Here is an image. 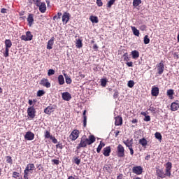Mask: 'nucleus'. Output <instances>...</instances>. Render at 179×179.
Masks as SVG:
<instances>
[{
  "label": "nucleus",
  "instance_id": "obj_1",
  "mask_svg": "<svg viewBox=\"0 0 179 179\" xmlns=\"http://www.w3.org/2000/svg\"><path fill=\"white\" fill-rule=\"evenodd\" d=\"M96 142V138L93 135H90L89 138L84 135L82 136L80 139V143L77 146V149L79 150L80 148H86L87 145H92V143H94Z\"/></svg>",
  "mask_w": 179,
  "mask_h": 179
},
{
  "label": "nucleus",
  "instance_id": "obj_2",
  "mask_svg": "<svg viewBox=\"0 0 179 179\" xmlns=\"http://www.w3.org/2000/svg\"><path fill=\"white\" fill-rule=\"evenodd\" d=\"M171 167H173L171 162H168L166 164V173L163 171V169H156V174L157 176V178H164L166 176L167 177L171 176Z\"/></svg>",
  "mask_w": 179,
  "mask_h": 179
},
{
  "label": "nucleus",
  "instance_id": "obj_3",
  "mask_svg": "<svg viewBox=\"0 0 179 179\" xmlns=\"http://www.w3.org/2000/svg\"><path fill=\"white\" fill-rule=\"evenodd\" d=\"M36 169V166L34 165V164H28L25 168V170L24 171V179H29V173H31Z\"/></svg>",
  "mask_w": 179,
  "mask_h": 179
},
{
  "label": "nucleus",
  "instance_id": "obj_4",
  "mask_svg": "<svg viewBox=\"0 0 179 179\" xmlns=\"http://www.w3.org/2000/svg\"><path fill=\"white\" fill-rule=\"evenodd\" d=\"M40 1L41 0H36L35 5L39 8V10L41 13H45V10H47V6L45 5V3H41Z\"/></svg>",
  "mask_w": 179,
  "mask_h": 179
},
{
  "label": "nucleus",
  "instance_id": "obj_5",
  "mask_svg": "<svg viewBox=\"0 0 179 179\" xmlns=\"http://www.w3.org/2000/svg\"><path fill=\"white\" fill-rule=\"evenodd\" d=\"M27 115L31 120H33L36 117V108H34V106L28 108Z\"/></svg>",
  "mask_w": 179,
  "mask_h": 179
},
{
  "label": "nucleus",
  "instance_id": "obj_6",
  "mask_svg": "<svg viewBox=\"0 0 179 179\" xmlns=\"http://www.w3.org/2000/svg\"><path fill=\"white\" fill-rule=\"evenodd\" d=\"M21 40H23L24 41H31V40H33V34H31L30 31H28L26 32V35H22L21 36Z\"/></svg>",
  "mask_w": 179,
  "mask_h": 179
},
{
  "label": "nucleus",
  "instance_id": "obj_7",
  "mask_svg": "<svg viewBox=\"0 0 179 179\" xmlns=\"http://www.w3.org/2000/svg\"><path fill=\"white\" fill-rule=\"evenodd\" d=\"M117 150L118 157H124L125 155V149L124 148V146H122L121 144H119L117 148Z\"/></svg>",
  "mask_w": 179,
  "mask_h": 179
},
{
  "label": "nucleus",
  "instance_id": "obj_8",
  "mask_svg": "<svg viewBox=\"0 0 179 179\" xmlns=\"http://www.w3.org/2000/svg\"><path fill=\"white\" fill-rule=\"evenodd\" d=\"M132 171L134 174L139 176L143 172V168H142V166H134L132 169Z\"/></svg>",
  "mask_w": 179,
  "mask_h": 179
},
{
  "label": "nucleus",
  "instance_id": "obj_9",
  "mask_svg": "<svg viewBox=\"0 0 179 179\" xmlns=\"http://www.w3.org/2000/svg\"><path fill=\"white\" fill-rule=\"evenodd\" d=\"M70 138L72 141H76V138H79V131L76 129L73 130L70 134Z\"/></svg>",
  "mask_w": 179,
  "mask_h": 179
},
{
  "label": "nucleus",
  "instance_id": "obj_10",
  "mask_svg": "<svg viewBox=\"0 0 179 179\" xmlns=\"http://www.w3.org/2000/svg\"><path fill=\"white\" fill-rule=\"evenodd\" d=\"M40 85H41L42 86H44L45 87H47V88L51 87V83H50V82H48V79H47V78H43L41 80Z\"/></svg>",
  "mask_w": 179,
  "mask_h": 179
},
{
  "label": "nucleus",
  "instance_id": "obj_11",
  "mask_svg": "<svg viewBox=\"0 0 179 179\" xmlns=\"http://www.w3.org/2000/svg\"><path fill=\"white\" fill-rule=\"evenodd\" d=\"M27 20L28 22V26H29V27H31V26H33V23H34V15L29 14Z\"/></svg>",
  "mask_w": 179,
  "mask_h": 179
},
{
  "label": "nucleus",
  "instance_id": "obj_12",
  "mask_svg": "<svg viewBox=\"0 0 179 179\" xmlns=\"http://www.w3.org/2000/svg\"><path fill=\"white\" fill-rule=\"evenodd\" d=\"M55 110V106H48L46 108H45L44 113L50 115L51 113H54Z\"/></svg>",
  "mask_w": 179,
  "mask_h": 179
},
{
  "label": "nucleus",
  "instance_id": "obj_13",
  "mask_svg": "<svg viewBox=\"0 0 179 179\" xmlns=\"http://www.w3.org/2000/svg\"><path fill=\"white\" fill-rule=\"evenodd\" d=\"M157 71L159 75H162L164 72V64L163 62H161L159 64L157 65Z\"/></svg>",
  "mask_w": 179,
  "mask_h": 179
},
{
  "label": "nucleus",
  "instance_id": "obj_14",
  "mask_svg": "<svg viewBox=\"0 0 179 179\" xmlns=\"http://www.w3.org/2000/svg\"><path fill=\"white\" fill-rule=\"evenodd\" d=\"M24 138L27 141H33L34 139V134L31 133V131H27Z\"/></svg>",
  "mask_w": 179,
  "mask_h": 179
},
{
  "label": "nucleus",
  "instance_id": "obj_15",
  "mask_svg": "<svg viewBox=\"0 0 179 179\" xmlns=\"http://www.w3.org/2000/svg\"><path fill=\"white\" fill-rule=\"evenodd\" d=\"M123 143L127 146V148H132L134 145V139H127V141H124Z\"/></svg>",
  "mask_w": 179,
  "mask_h": 179
},
{
  "label": "nucleus",
  "instance_id": "obj_16",
  "mask_svg": "<svg viewBox=\"0 0 179 179\" xmlns=\"http://www.w3.org/2000/svg\"><path fill=\"white\" fill-rule=\"evenodd\" d=\"M62 97L63 100H65L66 101H69V100L72 99V96L71 94H69V92H64L62 95Z\"/></svg>",
  "mask_w": 179,
  "mask_h": 179
},
{
  "label": "nucleus",
  "instance_id": "obj_17",
  "mask_svg": "<svg viewBox=\"0 0 179 179\" xmlns=\"http://www.w3.org/2000/svg\"><path fill=\"white\" fill-rule=\"evenodd\" d=\"M179 108V103L178 101H176V102H173L171 105V111H177Z\"/></svg>",
  "mask_w": 179,
  "mask_h": 179
},
{
  "label": "nucleus",
  "instance_id": "obj_18",
  "mask_svg": "<svg viewBox=\"0 0 179 179\" xmlns=\"http://www.w3.org/2000/svg\"><path fill=\"white\" fill-rule=\"evenodd\" d=\"M62 22H63V24H66V23L69 22V13H64L62 16Z\"/></svg>",
  "mask_w": 179,
  "mask_h": 179
},
{
  "label": "nucleus",
  "instance_id": "obj_19",
  "mask_svg": "<svg viewBox=\"0 0 179 179\" xmlns=\"http://www.w3.org/2000/svg\"><path fill=\"white\" fill-rule=\"evenodd\" d=\"M151 94L152 96H154L155 97L159 96V87H152L151 90Z\"/></svg>",
  "mask_w": 179,
  "mask_h": 179
},
{
  "label": "nucleus",
  "instance_id": "obj_20",
  "mask_svg": "<svg viewBox=\"0 0 179 179\" xmlns=\"http://www.w3.org/2000/svg\"><path fill=\"white\" fill-rule=\"evenodd\" d=\"M52 45H54V37H52L50 41L48 42L47 49L52 50Z\"/></svg>",
  "mask_w": 179,
  "mask_h": 179
},
{
  "label": "nucleus",
  "instance_id": "obj_21",
  "mask_svg": "<svg viewBox=\"0 0 179 179\" xmlns=\"http://www.w3.org/2000/svg\"><path fill=\"white\" fill-rule=\"evenodd\" d=\"M115 125H122V117H120V116H117L116 117H115Z\"/></svg>",
  "mask_w": 179,
  "mask_h": 179
},
{
  "label": "nucleus",
  "instance_id": "obj_22",
  "mask_svg": "<svg viewBox=\"0 0 179 179\" xmlns=\"http://www.w3.org/2000/svg\"><path fill=\"white\" fill-rule=\"evenodd\" d=\"M131 55L133 59H138V58H139V52H138V50H133Z\"/></svg>",
  "mask_w": 179,
  "mask_h": 179
},
{
  "label": "nucleus",
  "instance_id": "obj_23",
  "mask_svg": "<svg viewBox=\"0 0 179 179\" xmlns=\"http://www.w3.org/2000/svg\"><path fill=\"white\" fill-rule=\"evenodd\" d=\"M110 153H111V148L110 147H106L103 150V155L106 157L110 156Z\"/></svg>",
  "mask_w": 179,
  "mask_h": 179
},
{
  "label": "nucleus",
  "instance_id": "obj_24",
  "mask_svg": "<svg viewBox=\"0 0 179 179\" xmlns=\"http://www.w3.org/2000/svg\"><path fill=\"white\" fill-rule=\"evenodd\" d=\"M58 82H59V85H64V83H65V80L64 78V76L59 75L58 76Z\"/></svg>",
  "mask_w": 179,
  "mask_h": 179
},
{
  "label": "nucleus",
  "instance_id": "obj_25",
  "mask_svg": "<svg viewBox=\"0 0 179 179\" xmlns=\"http://www.w3.org/2000/svg\"><path fill=\"white\" fill-rule=\"evenodd\" d=\"M104 146H106V144H104V143L101 141L100 144L99 145V146L96 149L97 153H100V152L101 151V149H103V148H104Z\"/></svg>",
  "mask_w": 179,
  "mask_h": 179
},
{
  "label": "nucleus",
  "instance_id": "obj_26",
  "mask_svg": "<svg viewBox=\"0 0 179 179\" xmlns=\"http://www.w3.org/2000/svg\"><path fill=\"white\" fill-rule=\"evenodd\" d=\"M5 44H6V48L9 49L10 47H12V41L9 39H6L5 41Z\"/></svg>",
  "mask_w": 179,
  "mask_h": 179
},
{
  "label": "nucleus",
  "instance_id": "obj_27",
  "mask_svg": "<svg viewBox=\"0 0 179 179\" xmlns=\"http://www.w3.org/2000/svg\"><path fill=\"white\" fill-rule=\"evenodd\" d=\"M131 30L134 34V36H137V37H139V30L136 29L135 27H131Z\"/></svg>",
  "mask_w": 179,
  "mask_h": 179
},
{
  "label": "nucleus",
  "instance_id": "obj_28",
  "mask_svg": "<svg viewBox=\"0 0 179 179\" xmlns=\"http://www.w3.org/2000/svg\"><path fill=\"white\" fill-rule=\"evenodd\" d=\"M90 20H91L92 23H99V18L96 16H91Z\"/></svg>",
  "mask_w": 179,
  "mask_h": 179
},
{
  "label": "nucleus",
  "instance_id": "obj_29",
  "mask_svg": "<svg viewBox=\"0 0 179 179\" xmlns=\"http://www.w3.org/2000/svg\"><path fill=\"white\" fill-rule=\"evenodd\" d=\"M83 115V118H84V120H83V126L85 127H86V124L87 122V117H86V110H84Z\"/></svg>",
  "mask_w": 179,
  "mask_h": 179
},
{
  "label": "nucleus",
  "instance_id": "obj_30",
  "mask_svg": "<svg viewBox=\"0 0 179 179\" xmlns=\"http://www.w3.org/2000/svg\"><path fill=\"white\" fill-rule=\"evenodd\" d=\"M139 143L142 145V146L145 147L148 145V141L145 138H142L139 140Z\"/></svg>",
  "mask_w": 179,
  "mask_h": 179
},
{
  "label": "nucleus",
  "instance_id": "obj_31",
  "mask_svg": "<svg viewBox=\"0 0 179 179\" xmlns=\"http://www.w3.org/2000/svg\"><path fill=\"white\" fill-rule=\"evenodd\" d=\"M76 44L77 48H82L83 45V44L82 43V40L80 39L77 40Z\"/></svg>",
  "mask_w": 179,
  "mask_h": 179
},
{
  "label": "nucleus",
  "instance_id": "obj_32",
  "mask_svg": "<svg viewBox=\"0 0 179 179\" xmlns=\"http://www.w3.org/2000/svg\"><path fill=\"white\" fill-rule=\"evenodd\" d=\"M65 79H66V83L68 85H71L72 83V79L68 76V75L64 74Z\"/></svg>",
  "mask_w": 179,
  "mask_h": 179
},
{
  "label": "nucleus",
  "instance_id": "obj_33",
  "mask_svg": "<svg viewBox=\"0 0 179 179\" xmlns=\"http://www.w3.org/2000/svg\"><path fill=\"white\" fill-rule=\"evenodd\" d=\"M73 161L77 166L80 164V159H79V157H73Z\"/></svg>",
  "mask_w": 179,
  "mask_h": 179
},
{
  "label": "nucleus",
  "instance_id": "obj_34",
  "mask_svg": "<svg viewBox=\"0 0 179 179\" xmlns=\"http://www.w3.org/2000/svg\"><path fill=\"white\" fill-rule=\"evenodd\" d=\"M141 3H142V1L141 0H134L133 1V6H139V5H141Z\"/></svg>",
  "mask_w": 179,
  "mask_h": 179
},
{
  "label": "nucleus",
  "instance_id": "obj_35",
  "mask_svg": "<svg viewBox=\"0 0 179 179\" xmlns=\"http://www.w3.org/2000/svg\"><path fill=\"white\" fill-rule=\"evenodd\" d=\"M167 96L171 99L173 97V94H174V90H169L166 92Z\"/></svg>",
  "mask_w": 179,
  "mask_h": 179
},
{
  "label": "nucleus",
  "instance_id": "obj_36",
  "mask_svg": "<svg viewBox=\"0 0 179 179\" xmlns=\"http://www.w3.org/2000/svg\"><path fill=\"white\" fill-rule=\"evenodd\" d=\"M150 43V39H149V36L145 35L144 37V44H149Z\"/></svg>",
  "mask_w": 179,
  "mask_h": 179
},
{
  "label": "nucleus",
  "instance_id": "obj_37",
  "mask_svg": "<svg viewBox=\"0 0 179 179\" xmlns=\"http://www.w3.org/2000/svg\"><path fill=\"white\" fill-rule=\"evenodd\" d=\"M45 94V92H44V90H38L37 92L38 97H41V96H44Z\"/></svg>",
  "mask_w": 179,
  "mask_h": 179
},
{
  "label": "nucleus",
  "instance_id": "obj_38",
  "mask_svg": "<svg viewBox=\"0 0 179 179\" xmlns=\"http://www.w3.org/2000/svg\"><path fill=\"white\" fill-rule=\"evenodd\" d=\"M62 15V13H58L57 15L53 17V20H58V19H61V16Z\"/></svg>",
  "mask_w": 179,
  "mask_h": 179
},
{
  "label": "nucleus",
  "instance_id": "obj_39",
  "mask_svg": "<svg viewBox=\"0 0 179 179\" xmlns=\"http://www.w3.org/2000/svg\"><path fill=\"white\" fill-rule=\"evenodd\" d=\"M55 75V71L54 69H49L48 71V76Z\"/></svg>",
  "mask_w": 179,
  "mask_h": 179
},
{
  "label": "nucleus",
  "instance_id": "obj_40",
  "mask_svg": "<svg viewBox=\"0 0 179 179\" xmlns=\"http://www.w3.org/2000/svg\"><path fill=\"white\" fill-rule=\"evenodd\" d=\"M51 137H52V136H51V134H50V131H46L45 133V138H46V139H51Z\"/></svg>",
  "mask_w": 179,
  "mask_h": 179
},
{
  "label": "nucleus",
  "instance_id": "obj_41",
  "mask_svg": "<svg viewBox=\"0 0 179 179\" xmlns=\"http://www.w3.org/2000/svg\"><path fill=\"white\" fill-rule=\"evenodd\" d=\"M155 138L157 139H159L160 142L162 141V134L160 133L159 132L155 133Z\"/></svg>",
  "mask_w": 179,
  "mask_h": 179
},
{
  "label": "nucleus",
  "instance_id": "obj_42",
  "mask_svg": "<svg viewBox=\"0 0 179 179\" xmlns=\"http://www.w3.org/2000/svg\"><path fill=\"white\" fill-rule=\"evenodd\" d=\"M134 85H135V82H134V80H129V81L128 82L127 86H128L129 87L132 88V87L134 86Z\"/></svg>",
  "mask_w": 179,
  "mask_h": 179
},
{
  "label": "nucleus",
  "instance_id": "obj_43",
  "mask_svg": "<svg viewBox=\"0 0 179 179\" xmlns=\"http://www.w3.org/2000/svg\"><path fill=\"white\" fill-rule=\"evenodd\" d=\"M101 86H103V87H105V86L107 85V80H106V79H101Z\"/></svg>",
  "mask_w": 179,
  "mask_h": 179
},
{
  "label": "nucleus",
  "instance_id": "obj_44",
  "mask_svg": "<svg viewBox=\"0 0 179 179\" xmlns=\"http://www.w3.org/2000/svg\"><path fill=\"white\" fill-rule=\"evenodd\" d=\"M115 0H110L108 3V8H111V6L114 5Z\"/></svg>",
  "mask_w": 179,
  "mask_h": 179
},
{
  "label": "nucleus",
  "instance_id": "obj_45",
  "mask_svg": "<svg viewBox=\"0 0 179 179\" xmlns=\"http://www.w3.org/2000/svg\"><path fill=\"white\" fill-rule=\"evenodd\" d=\"M124 60L126 61L127 62H128V61H129V57H128V54L125 53L124 55Z\"/></svg>",
  "mask_w": 179,
  "mask_h": 179
},
{
  "label": "nucleus",
  "instance_id": "obj_46",
  "mask_svg": "<svg viewBox=\"0 0 179 179\" xmlns=\"http://www.w3.org/2000/svg\"><path fill=\"white\" fill-rule=\"evenodd\" d=\"M50 139H51L52 142H53V143H58V141L57 140V138H55V137L52 136V137H50Z\"/></svg>",
  "mask_w": 179,
  "mask_h": 179
},
{
  "label": "nucleus",
  "instance_id": "obj_47",
  "mask_svg": "<svg viewBox=\"0 0 179 179\" xmlns=\"http://www.w3.org/2000/svg\"><path fill=\"white\" fill-rule=\"evenodd\" d=\"M96 5H98V6H103V1H101V0H96Z\"/></svg>",
  "mask_w": 179,
  "mask_h": 179
},
{
  "label": "nucleus",
  "instance_id": "obj_48",
  "mask_svg": "<svg viewBox=\"0 0 179 179\" xmlns=\"http://www.w3.org/2000/svg\"><path fill=\"white\" fill-rule=\"evenodd\" d=\"M4 57H9V49L6 48V52L4 53Z\"/></svg>",
  "mask_w": 179,
  "mask_h": 179
},
{
  "label": "nucleus",
  "instance_id": "obj_49",
  "mask_svg": "<svg viewBox=\"0 0 179 179\" xmlns=\"http://www.w3.org/2000/svg\"><path fill=\"white\" fill-rule=\"evenodd\" d=\"M20 173L17 172H13V177H14V178H16L17 177H19Z\"/></svg>",
  "mask_w": 179,
  "mask_h": 179
},
{
  "label": "nucleus",
  "instance_id": "obj_50",
  "mask_svg": "<svg viewBox=\"0 0 179 179\" xmlns=\"http://www.w3.org/2000/svg\"><path fill=\"white\" fill-rule=\"evenodd\" d=\"M144 121H145V122L150 121V116H149V115L145 116Z\"/></svg>",
  "mask_w": 179,
  "mask_h": 179
},
{
  "label": "nucleus",
  "instance_id": "obj_51",
  "mask_svg": "<svg viewBox=\"0 0 179 179\" xmlns=\"http://www.w3.org/2000/svg\"><path fill=\"white\" fill-rule=\"evenodd\" d=\"M126 64L127 65V66H129V67L134 66V63H132V62H127Z\"/></svg>",
  "mask_w": 179,
  "mask_h": 179
},
{
  "label": "nucleus",
  "instance_id": "obj_52",
  "mask_svg": "<svg viewBox=\"0 0 179 179\" xmlns=\"http://www.w3.org/2000/svg\"><path fill=\"white\" fill-rule=\"evenodd\" d=\"M1 13H8V10L6 8H1Z\"/></svg>",
  "mask_w": 179,
  "mask_h": 179
},
{
  "label": "nucleus",
  "instance_id": "obj_53",
  "mask_svg": "<svg viewBox=\"0 0 179 179\" xmlns=\"http://www.w3.org/2000/svg\"><path fill=\"white\" fill-rule=\"evenodd\" d=\"M7 162L8 163H12V157L7 156Z\"/></svg>",
  "mask_w": 179,
  "mask_h": 179
},
{
  "label": "nucleus",
  "instance_id": "obj_54",
  "mask_svg": "<svg viewBox=\"0 0 179 179\" xmlns=\"http://www.w3.org/2000/svg\"><path fill=\"white\" fill-rule=\"evenodd\" d=\"M129 150H130V155H131V156L134 155V148H132V147L129 148Z\"/></svg>",
  "mask_w": 179,
  "mask_h": 179
},
{
  "label": "nucleus",
  "instance_id": "obj_55",
  "mask_svg": "<svg viewBox=\"0 0 179 179\" xmlns=\"http://www.w3.org/2000/svg\"><path fill=\"white\" fill-rule=\"evenodd\" d=\"M52 162L55 164H59V160H58V159H52Z\"/></svg>",
  "mask_w": 179,
  "mask_h": 179
},
{
  "label": "nucleus",
  "instance_id": "obj_56",
  "mask_svg": "<svg viewBox=\"0 0 179 179\" xmlns=\"http://www.w3.org/2000/svg\"><path fill=\"white\" fill-rule=\"evenodd\" d=\"M113 97H114V99H117V97H118V92L117 91L115 92V93L113 94Z\"/></svg>",
  "mask_w": 179,
  "mask_h": 179
},
{
  "label": "nucleus",
  "instance_id": "obj_57",
  "mask_svg": "<svg viewBox=\"0 0 179 179\" xmlns=\"http://www.w3.org/2000/svg\"><path fill=\"white\" fill-rule=\"evenodd\" d=\"M56 148L58 149H62L63 146L62 144H57L56 145Z\"/></svg>",
  "mask_w": 179,
  "mask_h": 179
},
{
  "label": "nucleus",
  "instance_id": "obj_58",
  "mask_svg": "<svg viewBox=\"0 0 179 179\" xmlns=\"http://www.w3.org/2000/svg\"><path fill=\"white\" fill-rule=\"evenodd\" d=\"M146 29V26H145V25H143V26H141V30H145Z\"/></svg>",
  "mask_w": 179,
  "mask_h": 179
},
{
  "label": "nucleus",
  "instance_id": "obj_59",
  "mask_svg": "<svg viewBox=\"0 0 179 179\" xmlns=\"http://www.w3.org/2000/svg\"><path fill=\"white\" fill-rule=\"evenodd\" d=\"M119 134H120V131H118V130L116 131H115V138H117V136H118Z\"/></svg>",
  "mask_w": 179,
  "mask_h": 179
},
{
  "label": "nucleus",
  "instance_id": "obj_60",
  "mask_svg": "<svg viewBox=\"0 0 179 179\" xmlns=\"http://www.w3.org/2000/svg\"><path fill=\"white\" fill-rule=\"evenodd\" d=\"M29 105L32 106L33 105V101L31 99L29 100Z\"/></svg>",
  "mask_w": 179,
  "mask_h": 179
},
{
  "label": "nucleus",
  "instance_id": "obj_61",
  "mask_svg": "<svg viewBox=\"0 0 179 179\" xmlns=\"http://www.w3.org/2000/svg\"><path fill=\"white\" fill-rule=\"evenodd\" d=\"M141 115H144V117H146L147 113H146V112H141Z\"/></svg>",
  "mask_w": 179,
  "mask_h": 179
},
{
  "label": "nucleus",
  "instance_id": "obj_62",
  "mask_svg": "<svg viewBox=\"0 0 179 179\" xmlns=\"http://www.w3.org/2000/svg\"><path fill=\"white\" fill-rule=\"evenodd\" d=\"M117 179H122V174H120L117 177Z\"/></svg>",
  "mask_w": 179,
  "mask_h": 179
},
{
  "label": "nucleus",
  "instance_id": "obj_63",
  "mask_svg": "<svg viewBox=\"0 0 179 179\" xmlns=\"http://www.w3.org/2000/svg\"><path fill=\"white\" fill-rule=\"evenodd\" d=\"M93 48H94V50H97V48H99V47L97 46V45H94L93 46Z\"/></svg>",
  "mask_w": 179,
  "mask_h": 179
},
{
  "label": "nucleus",
  "instance_id": "obj_64",
  "mask_svg": "<svg viewBox=\"0 0 179 179\" xmlns=\"http://www.w3.org/2000/svg\"><path fill=\"white\" fill-rule=\"evenodd\" d=\"M132 122H133V124H134V123H135V122H137V121H136V120H132Z\"/></svg>",
  "mask_w": 179,
  "mask_h": 179
}]
</instances>
